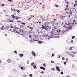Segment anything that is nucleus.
I'll return each instance as SVG.
<instances>
[{
	"label": "nucleus",
	"mask_w": 77,
	"mask_h": 77,
	"mask_svg": "<svg viewBox=\"0 0 77 77\" xmlns=\"http://www.w3.org/2000/svg\"><path fill=\"white\" fill-rule=\"evenodd\" d=\"M69 8H66L65 9V11H67V9H68V10Z\"/></svg>",
	"instance_id": "obj_32"
},
{
	"label": "nucleus",
	"mask_w": 77,
	"mask_h": 77,
	"mask_svg": "<svg viewBox=\"0 0 77 77\" xmlns=\"http://www.w3.org/2000/svg\"><path fill=\"white\" fill-rule=\"evenodd\" d=\"M57 29V27L56 26H54V29H52V30H56Z\"/></svg>",
	"instance_id": "obj_17"
},
{
	"label": "nucleus",
	"mask_w": 77,
	"mask_h": 77,
	"mask_svg": "<svg viewBox=\"0 0 77 77\" xmlns=\"http://www.w3.org/2000/svg\"><path fill=\"white\" fill-rule=\"evenodd\" d=\"M42 28L44 29L46 31H48V29H51V26H47V25H45V26L43 25H42Z\"/></svg>",
	"instance_id": "obj_1"
},
{
	"label": "nucleus",
	"mask_w": 77,
	"mask_h": 77,
	"mask_svg": "<svg viewBox=\"0 0 77 77\" xmlns=\"http://www.w3.org/2000/svg\"><path fill=\"white\" fill-rule=\"evenodd\" d=\"M19 56L20 57H23V54H20Z\"/></svg>",
	"instance_id": "obj_21"
},
{
	"label": "nucleus",
	"mask_w": 77,
	"mask_h": 77,
	"mask_svg": "<svg viewBox=\"0 0 77 77\" xmlns=\"http://www.w3.org/2000/svg\"><path fill=\"white\" fill-rule=\"evenodd\" d=\"M30 28L31 30H33V27H30Z\"/></svg>",
	"instance_id": "obj_45"
},
{
	"label": "nucleus",
	"mask_w": 77,
	"mask_h": 77,
	"mask_svg": "<svg viewBox=\"0 0 77 77\" xmlns=\"http://www.w3.org/2000/svg\"><path fill=\"white\" fill-rule=\"evenodd\" d=\"M65 16H66V15L64 16H63L62 17V18H63V17H65Z\"/></svg>",
	"instance_id": "obj_54"
},
{
	"label": "nucleus",
	"mask_w": 77,
	"mask_h": 77,
	"mask_svg": "<svg viewBox=\"0 0 77 77\" xmlns=\"http://www.w3.org/2000/svg\"><path fill=\"white\" fill-rule=\"evenodd\" d=\"M9 22H13V20H10Z\"/></svg>",
	"instance_id": "obj_57"
},
{
	"label": "nucleus",
	"mask_w": 77,
	"mask_h": 77,
	"mask_svg": "<svg viewBox=\"0 0 77 77\" xmlns=\"http://www.w3.org/2000/svg\"><path fill=\"white\" fill-rule=\"evenodd\" d=\"M14 28L15 29H18V28L15 27Z\"/></svg>",
	"instance_id": "obj_53"
},
{
	"label": "nucleus",
	"mask_w": 77,
	"mask_h": 77,
	"mask_svg": "<svg viewBox=\"0 0 77 77\" xmlns=\"http://www.w3.org/2000/svg\"><path fill=\"white\" fill-rule=\"evenodd\" d=\"M31 53L32 55L34 56H36V54L35 52H34V51H32Z\"/></svg>",
	"instance_id": "obj_8"
},
{
	"label": "nucleus",
	"mask_w": 77,
	"mask_h": 77,
	"mask_svg": "<svg viewBox=\"0 0 77 77\" xmlns=\"http://www.w3.org/2000/svg\"><path fill=\"white\" fill-rule=\"evenodd\" d=\"M14 30L13 29H11L9 31L10 32H13V30Z\"/></svg>",
	"instance_id": "obj_23"
},
{
	"label": "nucleus",
	"mask_w": 77,
	"mask_h": 77,
	"mask_svg": "<svg viewBox=\"0 0 77 77\" xmlns=\"http://www.w3.org/2000/svg\"><path fill=\"white\" fill-rule=\"evenodd\" d=\"M29 63H30V61H27V64H29Z\"/></svg>",
	"instance_id": "obj_33"
},
{
	"label": "nucleus",
	"mask_w": 77,
	"mask_h": 77,
	"mask_svg": "<svg viewBox=\"0 0 77 77\" xmlns=\"http://www.w3.org/2000/svg\"><path fill=\"white\" fill-rule=\"evenodd\" d=\"M69 14H70L69 15L68 17H70V16L71 15H72V11L70 10V11H69Z\"/></svg>",
	"instance_id": "obj_6"
},
{
	"label": "nucleus",
	"mask_w": 77,
	"mask_h": 77,
	"mask_svg": "<svg viewBox=\"0 0 77 77\" xmlns=\"http://www.w3.org/2000/svg\"><path fill=\"white\" fill-rule=\"evenodd\" d=\"M56 37V34L52 33V38H55Z\"/></svg>",
	"instance_id": "obj_9"
},
{
	"label": "nucleus",
	"mask_w": 77,
	"mask_h": 77,
	"mask_svg": "<svg viewBox=\"0 0 77 77\" xmlns=\"http://www.w3.org/2000/svg\"><path fill=\"white\" fill-rule=\"evenodd\" d=\"M37 1H35V2H34L33 1V3H36V2H37Z\"/></svg>",
	"instance_id": "obj_59"
},
{
	"label": "nucleus",
	"mask_w": 77,
	"mask_h": 77,
	"mask_svg": "<svg viewBox=\"0 0 77 77\" xmlns=\"http://www.w3.org/2000/svg\"><path fill=\"white\" fill-rule=\"evenodd\" d=\"M11 28H14V27L12 26H11Z\"/></svg>",
	"instance_id": "obj_52"
},
{
	"label": "nucleus",
	"mask_w": 77,
	"mask_h": 77,
	"mask_svg": "<svg viewBox=\"0 0 77 77\" xmlns=\"http://www.w3.org/2000/svg\"><path fill=\"white\" fill-rule=\"evenodd\" d=\"M75 11H76V9H72V13L74 14L75 12Z\"/></svg>",
	"instance_id": "obj_10"
},
{
	"label": "nucleus",
	"mask_w": 77,
	"mask_h": 77,
	"mask_svg": "<svg viewBox=\"0 0 77 77\" xmlns=\"http://www.w3.org/2000/svg\"><path fill=\"white\" fill-rule=\"evenodd\" d=\"M39 72L41 74H44V71H42V72L39 71Z\"/></svg>",
	"instance_id": "obj_25"
},
{
	"label": "nucleus",
	"mask_w": 77,
	"mask_h": 77,
	"mask_svg": "<svg viewBox=\"0 0 77 77\" xmlns=\"http://www.w3.org/2000/svg\"><path fill=\"white\" fill-rule=\"evenodd\" d=\"M72 47H71L70 48H69V50H72Z\"/></svg>",
	"instance_id": "obj_35"
},
{
	"label": "nucleus",
	"mask_w": 77,
	"mask_h": 77,
	"mask_svg": "<svg viewBox=\"0 0 77 77\" xmlns=\"http://www.w3.org/2000/svg\"><path fill=\"white\" fill-rule=\"evenodd\" d=\"M33 40L34 41H38V40H35L34 39H33Z\"/></svg>",
	"instance_id": "obj_61"
},
{
	"label": "nucleus",
	"mask_w": 77,
	"mask_h": 77,
	"mask_svg": "<svg viewBox=\"0 0 77 77\" xmlns=\"http://www.w3.org/2000/svg\"><path fill=\"white\" fill-rule=\"evenodd\" d=\"M61 74H63V72H61Z\"/></svg>",
	"instance_id": "obj_47"
},
{
	"label": "nucleus",
	"mask_w": 77,
	"mask_h": 77,
	"mask_svg": "<svg viewBox=\"0 0 77 77\" xmlns=\"http://www.w3.org/2000/svg\"><path fill=\"white\" fill-rule=\"evenodd\" d=\"M31 17H32L33 18V17H34V16H33V15H31Z\"/></svg>",
	"instance_id": "obj_55"
},
{
	"label": "nucleus",
	"mask_w": 77,
	"mask_h": 77,
	"mask_svg": "<svg viewBox=\"0 0 77 77\" xmlns=\"http://www.w3.org/2000/svg\"><path fill=\"white\" fill-rule=\"evenodd\" d=\"M75 36H73L72 37V39H74L75 38Z\"/></svg>",
	"instance_id": "obj_28"
},
{
	"label": "nucleus",
	"mask_w": 77,
	"mask_h": 77,
	"mask_svg": "<svg viewBox=\"0 0 77 77\" xmlns=\"http://www.w3.org/2000/svg\"><path fill=\"white\" fill-rule=\"evenodd\" d=\"M56 69H57V71H60V69H59V68L58 66H56Z\"/></svg>",
	"instance_id": "obj_11"
},
{
	"label": "nucleus",
	"mask_w": 77,
	"mask_h": 77,
	"mask_svg": "<svg viewBox=\"0 0 77 77\" xmlns=\"http://www.w3.org/2000/svg\"><path fill=\"white\" fill-rule=\"evenodd\" d=\"M63 27L65 28H67L68 30H69L72 28L71 25V23H68L67 25H64Z\"/></svg>",
	"instance_id": "obj_2"
},
{
	"label": "nucleus",
	"mask_w": 77,
	"mask_h": 77,
	"mask_svg": "<svg viewBox=\"0 0 77 77\" xmlns=\"http://www.w3.org/2000/svg\"><path fill=\"white\" fill-rule=\"evenodd\" d=\"M43 37H47V36H48V35H47L45 34H44L43 35Z\"/></svg>",
	"instance_id": "obj_16"
},
{
	"label": "nucleus",
	"mask_w": 77,
	"mask_h": 77,
	"mask_svg": "<svg viewBox=\"0 0 77 77\" xmlns=\"http://www.w3.org/2000/svg\"><path fill=\"white\" fill-rule=\"evenodd\" d=\"M12 17L11 16L9 17L7 19V20H10L11 18Z\"/></svg>",
	"instance_id": "obj_20"
},
{
	"label": "nucleus",
	"mask_w": 77,
	"mask_h": 77,
	"mask_svg": "<svg viewBox=\"0 0 77 77\" xmlns=\"http://www.w3.org/2000/svg\"><path fill=\"white\" fill-rule=\"evenodd\" d=\"M64 65H66V62H64Z\"/></svg>",
	"instance_id": "obj_51"
},
{
	"label": "nucleus",
	"mask_w": 77,
	"mask_h": 77,
	"mask_svg": "<svg viewBox=\"0 0 77 77\" xmlns=\"http://www.w3.org/2000/svg\"><path fill=\"white\" fill-rule=\"evenodd\" d=\"M55 6H56V7H58V5H55Z\"/></svg>",
	"instance_id": "obj_60"
},
{
	"label": "nucleus",
	"mask_w": 77,
	"mask_h": 77,
	"mask_svg": "<svg viewBox=\"0 0 77 77\" xmlns=\"http://www.w3.org/2000/svg\"><path fill=\"white\" fill-rule=\"evenodd\" d=\"M53 32V31H51V33H49L48 35V37L49 38H52V33Z\"/></svg>",
	"instance_id": "obj_3"
},
{
	"label": "nucleus",
	"mask_w": 77,
	"mask_h": 77,
	"mask_svg": "<svg viewBox=\"0 0 77 77\" xmlns=\"http://www.w3.org/2000/svg\"><path fill=\"white\" fill-rule=\"evenodd\" d=\"M73 3L74 4V7H75V6H76V5H77V4H75V3L74 4V3Z\"/></svg>",
	"instance_id": "obj_36"
},
{
	"label": "nucleus",
	"mask_w": 77,
	"mask_h": 77,
	"mask_svg": "<svg viewBox=\"0 0 77 77\" xmlns=\"http://www.w3.org/2000/svg\"><path fill=\"white\" fill-rule=\"evenodd\" d=\"M40 69H42L44 70V71H45V69L43 67L41 66L40 67Z\"/></svg>",
	"instance_id": "obj_13"
},
{
	"label": "nucleus",
	"mask_w": 77,
	"mask_h": 77,
	"mask_svg": "<svg viewBox=\"0 0 77 77\" xmlns=\"http://www.w3.org/2000/svg\"><path fill=\"white\" fill-rule=\"evenodd\" d=\"M71 43H72V42H73V40H71Z\"/></svg>",
	"instance_id": "obj_56"
},
{
	"label": "nucleus",
	"mask_w": 77,
	"mask_h": 77,
	"mask_svg": "<svg viewBox=\"0 0 77 77\" xmlns=\"http://www.w3.org/2000/svg\"><path fill=\"white\" fill-rule=\"evenodd\" d=\"M20 27H22V28H23L24 27V26L23 25H21Z\"/></svg>",
	"instance_id": "obj_34"
},
{
	"label": "nucleus",
	"mask_w": 77,
	"mask_h": 77,
	"mask_svg": "<svg viewBox=\"0 0 77 77\" xmlns=\"http://www.w3.org/2000/svg\"><path fill=\"white\" fill-rule=\"evenodd\" d=\"M38 43L39 44H42V43H43V41H38Z\"/></svg>",
	"instance_id": "obj_15"
},
{
	"label": "nucleus",
	"mask_w": 77,
	"mask_h": 77,
	"mask_svg": "<svg viewBox=\"0 0 77 77\" xmlns=\"http://www.w3.org/2000/svg\"><path fill=\"white\" fill-rule=\"evenodd\" d=\"M66 24H67V22L66 21L63 22L61 24L62 26H63V25H66Z\"/></svg>",
	"instance_id": "obj_5"
},
{
	"label": "nucleus",
	"mask_w": 77,
	"mask_h": 77,
	"mask_svg": "<svg viewBox=\"0 0 77 77\" xmlns=\"http://www.w3.org/2000/svg\"><path fill=\"white\" fill-rule=\"evenodd\" d=\"M33 67H34V68H35L36 67V65H34V66Z\"/></svg>",
	"instance_id": "obj_42"
},
{
	"label": "nucleus",
	"mask_w": 77,
	"mask_h": 77,
	"mask_svg": "<svg viewBox=\"0 0 77 77\" xmlns=\"http://www.w3.org/2000/svg\"><path fill=\"white\" fill-rule=\"evenodd\" d=\"M69 56H72V57H74L75 56L72 54H71L69 55Z\"/></svg>",
	"instance_id": "obj_22"
},
{
	"label": "nucleus",
	"mask_w": 77,
	"mask_h": 77,
	"mask_svg": "<svg viewBox=\"0 0 77 77\" xmlns=\"http://www.w3.org/2000/svg\"><path fill=\"white\" fill-rule=\"evenodd\" d=\"M11 16H12V18H13V20H15V16H14V14L11 15Z\"/></svg>",
	"instance_id": "obj_12"
},
{
	"label": "nucleus",
	"mask_w": 77,
	"mask_h": 77,
	"mask_svg": "<svg viewBox=\"0 0 77 77\" xmlns=\"http://www.w3.org/2000/svg\"><path fill=\"white\" fill-rule=\"evenodd\" d=\"M14 52L15 54H17V52L16 51H14Z\"/></svg>",
	"instance_id": "obj_40"
},
{
	"label": "nucleus",
	"mask_w": 77,
	"mask_h": 77,
	"mask_svg": "<svg viewBox=\"0 0 77 77\" xmlns=\"http://www.w3.org/2000/svg\"><path fill=\"white\" fill-rule=\"evenodd\" d=\"M51 63H54V61H51Z\"/></svg>",
	"instance_id": "obj_29"
},
{
	"label": "nucleus",
	"mask_w": 77,
	"mask_h": 77,
	"mask_svg": "<svg viewBox=\"0 0 77 77\" xmlns=\"http://www.w3.org/2000/svg\"><path fill=\"white\" fill-rule=\"evenodd\" d=\"M65 3L66 4H68L69 3V2H68V1H65Z\"/></svg>",
	"instance_id": "obj_26"
},
{
	"label": "nucleus",
	"mask_w": 77,
	"mask_h": 77,
	"mask_svg": "<svg viewBox=\"0 0 77 77\" xmlns=\"http://www.w3.org/2000/svg\"><path fill=\"white\" fill-rule=\"evenodd\" d=\"M29 37L30 38L32 37V36L30 35H29Z\"/></svg>",
	"instance_id": "obj_49"
},
{
	"label": "nucleus",
	"mask_w": 77,
	"mask_h": 77,
	"mask_svg": "<svg viewBox=\"0 0 77 77\" xmlns=\"http://www.w3.org/2000/svg\"><path fill=\"white\" fill-rule=\"evenodd\" d=\"M49 23H48V22H46L45 23H44V24L45 25H46V26H47V25H48V24Z\"/></svg>",
	"instance_id": "obj_19"
},
{
	"label": "nucleus",
	"mask_w": 77,
	"mask_h": 77,
	"mask_svg": "<svg viewBox=\"0 0 77 77\" xmlns=\"http://www.w3.org/2000/svg\"><path fill=\"white\" fill-rule=\"evenodd\" d=\"M5 36H7V34H6L5 35Z\"/></svg>",
	"instance_id": "obj_63"
},
{
	"label": "nucleus",
	"mask_w": 77,
	"mask_h": 77,
	"mask_svg": "<svg viewBox=\"0 0 77 77\" xmlns=\"http://www.w3.org/2000/svg\"><path fill=\"white\" fill-rule=\"evenodd\" d=\"M29 76H30V77H32V74H30L29 75Z\"/></svg>",
	"instance_id": "obj_38"
},
{
	"label": "nucleus",
	"mask_w": 77,
	"mask_h": 77,
	"mask_svg": "<svg viewBox=\"0 0 77 77\" xmlns=\"http://www.w3.org/2000/svg\"><path fill=\"white\" fill-rule=\"evenodd\" d=\"M43 66L44 67H46V65L45 63H44L43 64Z\"/></svg>",
	"instance_id": "obj_27"
},
{
	"label": "nucleus",
	"mask_w": 77,
	"mask_h": 77,
	"mask_svg": "<svg viewBox=\"0 0 77 77\" xmlns=\"http://www.w3.org/2000/svg\"><path fill=\"white\" fill-rule=\"evenodd\" d=\"M51 70H53V71H55V69L54 68H52L51 69Z\"/></svg>",
	"instance_id": "obj_24"
},
{
	"label": "nucleus",
	"mask_w": 77,
	"mask_h": 77,
	"mask_svg": "<svg viewBox=\"0 0 77 77\" xmlns=\"http://www.w3.org/2000/svg\"><path fill=\"white\" fill-rule=\"evenodd\" d=\"M57 31L58 33H60V32H61V30H60L59 29H58L57 30Z\"/></svg>",
	"instance_id": "obj_18"
},
{
	"label": "nucleus",
	"mask_w": 77,
	"mask_h": 77,
	"mask_svg": "<svg viewBox=\"0 0 77 77\" xmlns=\"http://www.w3.org/2000/svg\"><path fill=\"white\" fill-rule=\"evenodd\" d=\"M17 12H20V10H17Z\"/></svg>",
	"instance_id": "obj_50"
},
{
	"label": "nucleus",
	"mask_w": 77,
	"mask_h": 77,
	"mask_svg": "<svg viewBox=\"0 0 77 77\" xmlns=\"http://www.w3.org/2000/svg\"><path fill=\"white\" fill-rule=\"evenodd\" d=\"M21 69H22L23 70H24V67H21Z\"/></svg>",
	"instance_id": "obj_43"
},
{
	"label": "nucleus",
	"mask_w": 77,
	"mask_h": 77,
	"mask_svg": "<svg viewBox=\"0 0 77 77\" xmlns=\"http://www.w3.org/2000/svg\"><path fill=\"white\" fill-rule=\"evenodd\" d=\"M8 1L9 2H14V1H13L12 0H8Z\"/></svg>",
	"instance_id": "obj_39"
},
{
	"label": "nucleus",
	"mask_w": 77,
	"mask_h": 77,
	"mask_svg": "<svg viewBox=\"0 0 77 77\" xmlns=\"http://www.w3.org/2000/svg\"><path fill=\"white\" fill-rule=\"evenodd\" d=\"M75 4H76V5H77V1H75Z\"/></svg>",
	"instance_id": "obj_44"
},
{
	"label": "nucleus",
	"mask_w": 77,
	"mask_h": 77,
	"mask_svg": "<svg viewBox=\"0 0 77 77\" xmlns=\"http://www.w3.org/2000/svg\"><path fill=\"white\" fill-rule=\"evenodd\" d=\"M66 62H68V58L66 59Z\"/></svg>",
	"instance_id": "obj_46"
},
{
	"label": "nucleus",
	"mask_w": 77,
	"mask_h": 77,
	"mask_svg": "<svg viewBox=\"0 0 77 77\" xmlns=\"http://www.w3.org/2000/svg\"><path fill=\"white\" fill-rule=\"evenodd\" d=\"M44 8H45V5H43L42 9H44Z\"/></svg>",
	"instance_id": "obj_30"
},
{
	"label": "nucleus",
	"mask_w": 77,
	"mask_h": 77,
	"mask_svg": "<svg viewBox=\"0 0 77 77\" xmlns=\"http://www.w3.org/2000/svg\"><path fill=\"white\" fill-rule=\"evenodd\" d=\"M54 56V54H52V56Z\"/></svg>",
	"instance_id": "obj_58"
},
{
	"label": "nucleus",
	"mask_w": 77,
	"mask_h": 77,
	"mask_svg": "<svg viewBox=\"0 0 77 77\" xmlns=\"http://www.w3.org/2000/svg\"><path fill=\"white\" fill-rule=\"evenodd\" d=\"M20 32H21V33H22L21 35H24V34L25 32H24V31L22 29H20Z\"/></svg>",
	"instance_id": "obj_4"
},
{
	"label": "nucleus",
	"mask_w": 77,
	"mask_h": 77,
	"mask_svg": "<svg viewBox=\"0 0 77 77\" xmlns=\"http://www.w3.org/2000/svg\"><path fill=\"white\" fill-rule=\"evenodd\" d=\"M71 53H74V54H76V53H75V52H71Z\"/></svg>",
	"instance_id": "obj_37"
},
{
	"label": "nucleus",
	"mask_w": 77,
	"mask_h": 77,
	"mask_svg": "<svg viewBox=\"0 0 77 77\" xmlns=\"http://www.w3.org/2000/svg\"><path fill=\"white\" fill-rule=\"evenodd\" d=\"M13 32H14V33H20V32H19L18 31H16V29H14L13 31Z\"/></svg>",
	"instance_id": "obj_7"
},
{
	"label": "nucleus",
	"mask_w": 77,
	"mask_h": 77,
	"mask_svg": "<svg viewBox=\"0 0 77 77\" xmlns=\"http://www.w3.org/2000/svg\"><path fill=\"white\" fill-rule=\"evenodd\" d=\"M1 30H4V28L3 27H1Z\"/></svg>",
	"instance_id": "obj_41"
},
{
	"label": "nucleus",
	"mask_w": 77,
	"mask_h": 77,
	"mask_svg": "<svg viewBox=\"0 0 77 77\" xmlns=\"http://www.w3.org/2000/svg\"><path fill=\"white\" fill-rule=\"evenodd\" d=\"M7 61L8 63H10L11 62V60L10 59H9L7 60Z\"/></svg>",
	"instance_id": "obj_14"
},
{
	"label": "nucleus",
	"mask_w": 77,
	"mask_h": 77,
	"mask_svg": "<svg viewBox=\"0 0 77 77\" xmlns=\"http://www.w3.org/2000/svg\"><path fill=\"white\" fill-rule=\"evenodd\" d=\"M2 6H4V4H2Z\"/></svg>",
	"instance_id": "obj_64"
},
{
	"label": "nucleus",
	"mask_w": 77,
	"mask_h": 77,
	"mask_svg": "<svg viewBox=\"0 0 77 77\" xmlns=\"http://www.w3.org/2000/svg\"><path fill=\"white\" fill-rule=\"evenodd\" d=\"M16 20H18V17H16Z\"/></svg>",
	"instance_id": "obj_62"
},
{
	"label": "nucleus",
	"mask_w": 77,
	"mask_h": 77,
	"mask_svg": "<svg viewBox=\"0 0 77 77\" xmlns=\"http://www.w3.org/2000/svg\"><path fill=\"white\" fill-rule=\"evenodd\" d=\"M62 60H64L65 59V58L64 57H63L62 58Z\"/></svg>",
	"instance_id": "obj_48"
},
{
	"label": "nucleus",
	"mask_w": 77,
	"mask_h": 77,
	"mask_svg": "<svg viewBox=\"0 0 77 77\" xmlns=\"http://www.w3.org/2000/svg\"><path fill=\"white\" fill-rule=\"evenodd\" d=\"M22 24H23L24 25H25L26 23H24V22H23V23H21Z\"/></svg>",
	"instance_id": "obj_31"
}]
</instances>
